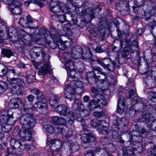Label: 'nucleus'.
<instances>
[{"label": "nucleus", "instance_id": "obj_1", "mask_svg": "<svg viewBox=\"0 0 156 156\" xmlns=\"http://www.w3.org/2000/svg\"><path fill=\"white\" fill-rule=\"evenodd\" d=\"M20 123L22 126L20 137L25 140H30L32 137L31 129L36 124V119L30 114H27L20 119Z\"/></svg>", "mask_w": 156, "mask_h": 156}, {"label": "nucleus", "instance_id": "obj_2", "mask_svg": "<svg viewBox=\"0 0 156 156\" xmlns=\"http://www.w3.org/2000/svg\"><path fill=\"white\" fill-rule=\"evenodd\" d=\"M114 43L119 44V46L121 48L123 47V51L121 52L122 57H126L130 52H133V47L138 48V42L136 39L133 40V42L130 39L122 38L120 41L115 40Z\"/></svg>", "mask_w": 156, "mask_h": 156}, {"label": "nucleus", "instance_id": "obj_3", "mask_svg": "<svg viewBox=\"0 0 156 156\" xmlns=\"http://www.w3.org/2000/svg\"><path fill=\"white\" fill-rule=\"evenodd\" d=\"M9 81L12 85L10 87L11 93L18 95H22L24 92L25 83L22 76L21 78H12Z\"/></svg>", "mask_w": 156, "mask_h": 156}, {"label": "nucleus", "instance_id": "obj_4", "mask_svg": "<svg viewBox=\"0 0 156 156\" xmlns=\"http://www.w3.org/2000/svg\"><path fill=\"white\" fill-rule=\"evenodd\" d=\"M58 33L56 30L55 29H52L50 32L49 31H46L44 33V36L46 40H48L49 39L52 38L54 41H55L56 43L54 42H52L50 44L51 46L53 44H54L53 47L51 46V48L54 49L57 47L61 49L64 50L65 49V47L64 44L62 43L61 42L60 39L58 36Z\"/></svg>", "mask_w": 156, "mask_h": 156}, {"label": "nucleus", "instance_id": "obj_5", "mask_svg": "<svg viewBox=\"0 0 156 156\" xmlns=\"http://www.w3.org/2000/svg\"><path fill=\"white\" fill-rule=\"evenodd\" d=\"M98 89L94 87H91V90L94 97V101L97 103L99 107H102L105 106L107 103L105 98L101 94L103 92L105 88H103L101 87H98Z\"/></svg>", "mask_w": 156, "mask_h": 156}, {"label": "nucleus", "instance_id": "obj_6", "mask_svg": "<svg viewBox=\"0 0 156 156\" xmlns=\"http://www.w3.org/2000/svg\"><path fill=\"white\" fill-rule=\"evenodd\" d=\"M93 70L94 72H96V76L98 79V81H97V83H99L101 85H97L96 89H98V87H102L103 88H105L104 87V85H106L105 83L108 84V86L109 84L108 81V80L107 78L106 74L102 71V69L100 67L94 66L93 67Z\"/></svg>", "mask_w": 156, "mask_h": 156}, {"label": "nucleus", "instance_id": "obj_7", "mask_svg": "<svg viewBox=\"0 0 156 156\" xmlns=\"http://www.w3.org/2000/svg\"><path fill=\"white\" fill-rule=\"evenodd\" d=\"M10 144L12 148L19 151H23L25 149H30L31 147L34 148V145L30 146L29 144H26L25 143L21 140L14 138H12L10 140Z\"/></svg>", "mask_w": 156, "mask_h": 156}, {"label": "nucleus", "instance_id": "obj_8", "mask_svg": "<svg viewBox=\"0 0 156 156\" xmlns=\"http://www.w3.org/2000/svg\"><path fill=\"white\" fill-rule=\"evenodd\" d=\"M96 61L100 65H101L105 69L106 68L112 72L115 69L116 63L113 61L111 62L108 58H98Z\"/></svg>", "mask_w": 156, "mask_h": 156}, {"label": "nucleus", "instance_id": "obj_9", "mask_svg": "<svg viewBox=\"0 0 156 156\" xmlns=\"http://www.w3.org/2000/svg\"><path fill=\"white\" fill-rule=\"evenodd\" d=\"M95 136L91 133H84L81 137L82 146L85 148H87L91 142L96 140Z\"/></svg>", "mask_w": 156, "mask_h": 156}, {"label": "nucleus", "instance_id": "obj_10", "mask_svg": "<svg viewBox=\"0 0 156 156\" xmlns=\"http://www.w3.org/2000/svg\"><path fill=\"white\" fill-rule=\"evenodd\" d=\"M23 1L21 2H17L16 3H13L12 5H8V8L11 13L13 15H20L22 12L21 3Z\"/></svg>", "mask_w": 156, "mask_h": 156}, {"label": "nucleus", "instance_id": "obj_11", "mask_svg": "<svg viewBox=\"0 0 156 156\" xmlns=\"http://www.w3.org/2000/svg\"><path fill=\"white\" fill-rule=\"evenodd\" d=\"M76 13L79 14L80 16H87L90 18V19H92L94 18V9L93 8H89L84 10H80L79 8H76L75 9Z\"/></svg>", "mask_w": 156, "mask_h": 156}, {"label": "nucleus", "instance_id": "obj_12", "mask_svg": "<svg viewBox=\"0 0 156 156\" xmlns=\"http://www.w3.org/2000/svg\"><path fill=\"white\" fill-rule=\"evenodd\" d=\"M74 93L73 88L71 87L69 84L65 85L64 96L66 98L71 101L74 100L76 96Z\"/></svg>", "mask_w": 156, "mask_h": 156}, {"label": "nucleus", "instance_id": "obj_13", "mask_svg": "<svg viewBox=\"0 0 156 156\" xmlns=\"http://www.w3.org/2000/svg\"><path fill=\"white\" fill-rule=\"evenodd\" d=\"M44 61L45 63L40 68L38 72L39 75H40L50 73L51 71L50 63L49 61H47L45 60Z\"/></svg>", "mask_w": 156, "mask_h": 156}, {"label": "nucleus", "instance_id": "obj_14", "mask_svg": "<svg viewBox=\"0 0 156 156\" xmlns=\"http://www.w3.org/2000/svg\"><path fill=\"white\" fill-rule=\"evenodd\" d=\"M12 114L9 115L8 110H3L0 111V122L7 123L11 118H12Z\"/></svg>", "mask_w": 156, "mask_h": 156}, {"label": "nucleus", "instance_id": "obj_15", "mask_svg": "<svg viewBox=\"0 0 156 156\" xmlns=\"http://www.w3.org/2000/svg\"><path fill=\"white\" fill-rule=\"evenodd\" d=\"M34 105V107L36 110L46 114L47 113V109L45 107L47 101L44 103L42 100H40Z\"/></svg>", "mask_w": 156, "mask_h": 156}, {"label": "nucleus", "instance_id": "obj_16", "mask_svg": "<svg viewBox=\"0 0 156 156\" xmlns=\"http://www.w3.org/2000/svg\"><path fill=\"white\" fill-rule=\"evenodd\" d=\"M62 142L58 140H52L48 142L51 150L54 151H58L60 150L62 146Z\"/></svg>", "mask_w": 156, "mask_h": 156}, {"label": "nucleus", "instance_id": "obj_17", "mask_svg": "<svg viewBox=\"0 0 156 156\" xmlns=\"http://www.w3.org/2000/svg\"><path fill=\"white\" fill-rule=\"evenodd\" d=\"M69 107L65 105H58L55 108V111L61 116H66L68 113Z\"/></svg>", "mask_w": 156, "mask_h": 156}, {"label": "nucleus", "instance_id": "obj_18", "mask_svg": "<svg viewBox=\"0 0 156 156\" xmlns=\"http://www.w3.org/2000/svg\"><path fill=\"white\" fill-rule=\"evenodd\" d=\"M109 140L108 136L103 137L102 139V143L103 146L102 148L105 151V153L108 152H111V150L112 147H114L112 144L111 143H108Z\"/></svg>", "mask_w": 156, "mask_h": 156}, {"label": "nucleus", "instance_id": "obj_19", "mask_svg": "<svg viewBox=\"0 0 156 156\" xmlns=\"http://www.w3.org/2000/svg\"><path fill=\"white\" fill-rule=\"evenodd\" d=\"M66 62H69V64L77 72H81L84 69L83 63L81 62L74 63L71 61L68 60Z\"/></svg>", "mask_w": 156, "mask_h": 156}, {"label": "nucleus", "instance_id": "obj_20", "mask_svg": "<svg viewBox=\"0 0 156 156\" xmlns=\"http://www.w3.org/2000/svg\"><path fill=\"white\" fill-rule=\"evenodd\" d=\"M125 106V97L120 96L117 106V112L120 114H122L124 111Z\"/></svg>", "mask_w": 156, "mask_h": 156}, {"label": "nucleus", "instance_id": "obj_21", "mask_svg": "<svg viewBox=\"0 0 156 156\" xmlns=\"http://www.w3.org/2000/svg\"><path fill=\"white\" fill-rule=\"evenodd\" d=\"M73 54L74 55L75 58L76 59H79L81 57L82 59H85V58L81 56L84 51L80 48V47L78 46H75L73 48Z\"/></svg>", "mask_w": 156, "mask_h": 156}, {"label": "nucleus", "instance_id": "obj_22", "mask_svg": "<svg viewBox=\"0 0 156 156\" xmlns=\"http://www.w3.org/2000/svg\"><path fill=\"white\" fill-rule=\"evenodd\" d=\"M30 92L31 94L36 95L37 98L38 100H42L44 103L47 101V100L43 95L42 92L38 88L31 89L30 90Z\"/></svg>", "mask_w": 156, "mask_h": 156}, {"label": "nucleus", "instance_id": "obj_23", "mask_svg": "<svg viewBox=\"0 0 156 156\" xmlns=\"http://www.w3.org/2000/svg\"><path fill=\"white\" fill-rule=\"evenodd\" d=\"M87 80L89 83L91 84H94L96 82V85H98V83H97V80L98 79L96 75V73L93 70L92 71H90L87 73Z\"/></svg>", "mask_w": 156, "mask_h": 156}, {"label": "nucleus", "instance_id": "obj_24", "mask_svg": "<svg viewBox=\"0 0 156 156\" xmlns=\"http://www.w3.org/2000/svg\"><path fill=\"white\" fill-rule=\"evenodd\" d=\"M148 132L146 131L144 128H139L137 126H134V128L132 130L131 134L137 137L140 136L141 133L147 134Z\"/></svg>", "mask_w": 156, "mask_h": 156}, {"label": "nucleus", "instance_id": "obj_25", "mask_svg": "<svg viewBox=\"0 0 156 156\" xmlns=\"http://www.w3.org/2000/svg\"><path fill=\"white\" fill-rule=\"evenodd\" d=\"M57 129L59 132H60L62 136L65 137L68 140H69L68 138L72 136V132L68 131V128L66 126L62 128L58 127H57Z\"/></svg>", "mask_w": 156, "mask_h": 156}, {"label": "nucleus", "instance_id": "obj_26", "mask_svg": "<svg viewBox=\"0 0 156 156\" xmlns=\"http://www.w3.org/2000/svg\"><path fill=\"white\" fill-rule=\"evenodd\" d=\"M8 34L11 37H14V40L17 41L20 40L19 36L16 29L13 27H10L7 30Z\"/></svg>", "mask_w": 156, "mask_h": 156}, {"label": "nucleus", "instance_id": "obj_27", "mask_svg": "<svg viewBox=\"0 0 156 156\" xmlns=\"http://www.w3.org/2000/svg\"><path fill=\"white\" fill-rule=\"evenodd\" d=\"M65 66L66 69L70 78L73 79L75 77H77V74L76 72V70H75V69L74 70H73L72 69L73 68L69 64V62H66Z\"/></svg>", "mask_w": 156, "mask_h": 156}, {"label": "nucleus", "instance_id": "obj_28", "mask_svg": "<svg viewBox=\"0 0 156 156\" xmlns=\"http://www.w3.org/2000/svg\"><path fill=\"white\" fill-rule=\"evenodd\" d=\"M52 119L53 123L56 125L63 126L66 125V123L67 121L66 119L58 116L52 117Z\"/></svg>", "mask_w": 156, "mask_h": 156}, {"label": "nucleus", "instance_id": "obj_29", "mask_svg": "<svg viewBox=\"0 0 156 156\" xmlns=\"http://www.w3.org/2000/svg\"><path fill=\"white\" fill-rule=\"evenodd\" d=\"M36 73L33 69H30L26 72V78L27 81L29 83L33 82L35 79V76Z\"/></svg>", "mask_w": 156, "mask_h": 156}, {"label": "nucleus", "instance_id": "obj_30", "mask_svg": "<svg viewBox=\"0 0 156 156\" xmlns=\"http://www.w3.org/2000/svg\"><path fill=\"white\" fill-rule=\"evenodd\" d=\"M145 65L143 67L139 65L138 69L139 72L142 74H146L149 71V68L148 63L147 62H144Z\"/></svg>", "mask_w": 156, "mask_h": 156}, {"label": "nucleus", "instance_id": "obj_31", "mask_svg": "<svg viewBox=\"0 0 156 156\" xmlns=\"http://www.w3.org/2000/svg\"><path fill=\"white\" fill-rule=\"evenodd\" d=\"M41 53V55L43 57V61L45 60L47 61H49L50 57L48 55H47L44 50V49L41 51H38V52H35V53H34V55L37 57L40 56Z\"/></svg>", "mask_w": 156, "mask_h": 156}, {"label": "nucleus", "instance_id": "obj_32", "mask_svg": "<svg viewBox=\"0 0 156 156\" xmlns=\"http://www.w3.org/2000/svg\"><path fill=\"white\" fill-rule=\"evenodd\" d=\"M51 12L56 14H57L59 13H64L65 12V10L63 9V8L61 7V5H57L55 7L52 8L51 9H50Z\"/></svg>", "mask_w": 156, "mask_h": 156}, {"label": "nucleus", "instance_id": "obj_33", "mask_svg": "<svg viewBox=\"0 0 156 156\" xmlns=\"http://www.w3.org/2000/svg\"><path fill=\"white\" fill-rule=\"evenodd\" d=\"M49 103L51 106H54L55 104L58 102L59 100L58 97L55 95H51L49 98Z\"/></svg>", "mask_w": 156, "mask_h": 156}, {"label": "nucleus", "instance_id": "obj_34", "mask_svg": "<svg viewBox=\"0 0 156 156\" xmlns=\"http://www.w3.org/2000/svg\"><path fill=\"white\" fill-rule=\"evenodd\" d=\"M79 147V145L77 142L72 143L70 144L69 150L71 153H73L78 150Z\"/></svg>", "mask_w": 156, "mask_h": 156}, {"label": "nucleus", "instance_id": "obj_35", "mask_svg": "<svg viewBox=\"0 0 156 156\" xmlns=\"http://www.w3.org/2000/svg\"><path fill=\"white\" fill-rule=\"evenodd\" d=\"M94 99L91 100L89 103L88 107L90 110H93L94 109L97 108L99 106L96 102L94 101V97L93 96Z\"/></svg>", "mask_w": 156, "mask_h": 156}, {"label": "nucleus", "instance_id": "obj_36", "mask_svg": "<svg viewBox=\"0 0 156 156\" xmlns=\"http://www.w3.org/2000/svg\"><path fill=\"white\" fill-rule=\"evenodd\" d=\"M2 53L5 56L8 58H9L11 56L13 55L12 50L4 48L2 49Z\"/></svg>", "mask_w": 156, "mask_h": 156}, {"label": "nucleus", "instance_id": "obj_37", "mask_svg": "<svg viewBox=\"0 0 156 156\" xmlns=\"http://www.w3.org/2000/svg\"><path fill=\"white\" fill-rule=\"evenodd\" d=\"M142 121L146 124H148L151 120L150 115L149 114H145L143 115L141 119Z\"/></svg>", "mask_w": 156, "mask_h": 156}, {"label": "nucleus", "instance_id": "obj_38", "mask_svg": "<svg viewBox=\"0 0 156 156\" xmlns=\"http://www.w3.org/2000/svg\"><path fill=\"white\" fill-rule=\"evenodd\" d=\"M70 86L72 87L73 88H78L82 86V84L81 82L80 81H76L75 80H73L70 83Z\"/></svg>", "mask_w": 156, "mask_h": 156}, {"label": "nucleus", "instance_id": "obj_39", "mask_svg": "<svg viewBox=\"0 0 156 156\" xmlns=\"http://www.w3.org/2000/svg\"><path fill=\"white\" fill-rule=\"evenodd\" d=\"M67 118L68 119V122L70 125H72L74 122V121L75 119V117L73 113L71 111L69 112Z\"/></svg>", "mask_w": 156, "mask_h": 156}, {"label": "nucleus", "instance_id": "obj_40", "mask_svg": "<svg viewBox=\"0 0 156 156\" xmlns=\"http://www.w3.org/2000/svg\"><path fill=\"white\" fill-rule=\"evenodd\" d=\"M71 25L69 23L65 24L63 26V30L66 34L70 35L71 34Z\"/></svg>", "mask_w": 156, "mask_h": 156}, {"label": "nucleus", "instance_id": "obj_41", "mask_svg": "<svg viewBox=\"0 0 156 156\" xmlns=\"http://www.w3.org/2000/svg\"><path fill=\"white\" fill-rule=\"evenodd\" d=\"M30 3L37 4L39 6H41V3L37 0H27L26 1H24V5L27 7L28 6Z\"/></svg>", "mask_w": 156, "mask_h": 156}, {"label": "nucleus", "instance_id": "obj_42", "mask_svg": "<svg viewBox=\"0 0 156 156\" xmlns=\"http://www.w3.org/2000/svg\"><path fill=\"white\" fill-rule=\"evenodd\" d=\"M2 125V131L5 132H9L11 129V126L10 125H8L6 123H1Z\"/></svg>", "mask_w": 156, "mask_h": 156}, {"label": "nucleus", "instance_id": "obj_43", "mask_svg": "<svg viewBox=\"0 0 156 156\" xmlns=\"http://www.w3.org/2000/svg\"><path fill=\"white\" fill-rule=\"evenodd\" d=\"M44 127L46 131L50 134H52L54 132V128L50 125H44Z\"/></svg>", "mask_w": 156, "mask_h": 156}, {"label": "nucleus", "instance_id": "obj_44", "mask_svg": "<svg viewBox=\"0 0 156 156\" xmlns=\"http://www.w3.org/2000/svg\"><path fill=\"white\" fill-rule=\"evenodd\" d=\"M122 156H134V151L132 150L125 149L123 150Z\"/></svg>", "mask_w": 156, "mask_h": 156}, {"label": "nucleus", "instance_id": "obj_45", "mask_svg": "<svg viewBox=\"0 0 156 156\" xmlns=\"http://www.w3.org/2000/svg\"><path fill=\"white\" fill-rule=\"evenodd\" d=\"M109 132L108 126H105L100 128V133L102 134L108 135Z\"/></svg>", "mask_w": 156, "mask_h": 156}, {"label": "nucleus", "instance_id": "obj_46", "mask_svg": "<svg viewBox=\"0 0 156 156\" xmlns=\"http://www.w3.org/2000/svg\"><path fill=\"white\" fill-rule=\"evenodd\" d=\"M9 106L11 109H16L19 108V104L17 102L11 100L9 103Z\"/></svg>", "mask_w": 156, "mask_h": 156}, {"label": "nucleus", "instance_id": "obj_47", "mask_svg": "<svg viewBox=\"0 0 156 156\" xmlns=\"http://www.w3.org/2000/svg\"><path fill=\"white\" fill-rule=\"evenodd\" d=\"M107 50L106 47H104L103 48H102L101 45L99 44L95 48V51L97 53H100L106 51Z\"/></svg>", "mask_w": 156, "mask_h": 156}, {"label": "nucleus", "instance_id": "obj_48", "mask_svg": "<svg viewBox=\"0 0 156 156\" xmlns=\"http://www.w3.org/2000/svg\"><path fill=\"white\" fill-rule=\"evenodd\" d=\"M21 132V130L20 131L19 127L18 126H16L13 130L12 134L15 136H20V133Z\"/></svg>", "mask_w": 156, "mask_h": 156}, {"label": "nucleus", "instance_id": "obj_49", "mask_svg": "<svg viewBox=\"0 0 156 156\" xmlns=\"http://www.w3.org/2000/svg\"><path fill=\"white\" fill-rule=\"evenodd\" d=\"M19 23L23 27H24V26L27 25V21L24 16H22L20 18Z\"/></svg>", "mask_w": 156, "mask_h": 156}, {"label": "nucleus", "instance_id": "obj_50", "mask_svg": "<svg viewBox=\"0 0 156 156\" xmlns=\"http://www.w3.org/2000/svg\"><path fill=\"white\" fill-rule=\"evenodd\" d=\"M74 92H76L79 94H82L84 91V89L83 87H79L78 88H73Z\"/></svg>", "mask_w": 156, "mask_h": 156}, {"label": "nucleus", "instance_id": "obj_51", "mask_svg": "<svg viewBox=\"0 0 156 156\" xmlns=\"http://www.w3.org/2000/svg\"><path fill=\"white\" fill-rule=\"evenodd\" d=\"M151 76L152 77H154L156 80V66H153L151 69Z\"/></svg>", "mask_w": 156, "mask_h": 156}, {"label": "nucleus", "instance_id": "obj_52", "mask_svg": "<svg viewBox=\"0 0 156 156\" xmlns=\"http://www.w3.org/2000/svg\"><path fill=\"white\" fill-rule=\"evenodd\" d=\"M56 17L60 23H64L66 20V17L63 15H57Z\"/></svg>", "mask_w": 156, "mask_h": 156}, {"label": "nucleus", "instance_id": "obj_53", "mask_svg": "<svg viewBox=\"0 0 156 156\" xmlns=\"http://www.w3.org/2000/svg\"><path fill=\"white\" fill-rule=\"evenodd\" d=\"M3 2H4L6 4L9 5H12L13 3L15 2L16 3L17 2H21L22 0H2Z\"/></svg>", "mask_w": 156, "mask_h": 156}, {"label": "nucleus", "instance_id": "obj_54", "mask_svg": "<svg viewBox=\"0 0 156 156\" xmlns=\"http://www.w3.org/2000/svg\"><path fill=\"white\" fill-rule=\"evenodd\" d=\"M84 123H82L81 124L82 126V128L83 129L84 132V133L88 134V133H90V131L87 129V124H85L84 122H83Z\"/></svg>", "mask_w": 156, "mask_h": 156}, {"label": "nucleus", "instance_id": "obj_55", "mask_svg": "<svg viewBox=\"0 0 156 156\" xmlns=\"http://www.w3.org/2000/svg\"><path fill=\"white\" fill-rule=\"evenodd\" d=\"M93 115L97 118H100L103 115V113L101 112H95L93 113Z\"/></svg>", "mask_w": 156, "mask_h": 156}, {"label": "nucleus", "instance_id": "obj_56", "mask_svg": "<svg viewBox=\"0 0 156 156\" xmlns=\"http://www.w3.org/2000/svg\"><path fill=\"white\" fill-rule=\"evenodd\" d=\"M98 121L99 120H92L90 123L91 126L94 127L98 126L99 125V123L98 122Z\"/></svg>", "mask_w": 156, "mask_h": 156}, {"label": "nucleus", "instance_id": "obj_57", "mask_svg": "<svg viewBox=\"0 0 156 156\" xmlns=\"http://www.w3.org/2000/svg\"><path fill=\"white\" fill-rule=\"evenodd\" d=\"M122 122H121V126L122 127H124L126 126L127 124L128 123V120L125 118H122Z\"/></svg>", "mask_w": 156, "mask_h": 156}, {"label": "nucleus", "instance_id": "obj_58", "mask_svg": "<svg viewBox=\"0 0 156 156\" xmlns=\"http://www.w3.org/2000/svg\"><path fill=\"white\" fill-rule=\"evenodd\" d=\"M151 127L152 130L156 132V119L154 120L152 122Z\"/></svg>", "mask_w": 156, "mask_h": 156}, {"label": "nucleus", "instance_id": "obj_59", "mask_svg": "<svg viewBox=\"0 0 156 156\" xmlns=\"http://www.w3.org/2000/svg\"><path fill=\"white\" fill-rule=\"evenodd\" d=\"M23 110L24 111V112L26 113L25 114H24L20 118L22 117L23 115H26L27 114H30V115H31L34 118H35L33 116V115H32L31 114H30V113H28V112H30V111H31V109L30 108H28L27 107H26L25 106H24V107L23 108Z\"/></svg>", "mask_w": 156, "mask_h": 156}, {"label": "nucleus", "instance_id": "obj_60", "mask_svg": "<svg viewBox=\"0 0 156 156\" xmlns=\"http://www.w3.org/2000/svg\"><path fill=\"white\" fill-rule=\"evenodd\" d=\"M8 71H9V69L7 67L5 66V67L2 68L0 74L3 75H5L6 74Z\"/></svg>", "mask_w": 156, "mask_h": 156}, {"label": "nucleus", "instance_id": "obj_61", "mask_svg": "<svg viewBox=\"0 0 156 156\" xmlns=\"http://www.w3.org/2000/svg\"><path fill=\"white\" fill-rule=\"evenodd\" d=\"M122 118H120L119 117H117L116 120L115 121V125L121 126V122H122Z\"/></svg>", "mask_w": 156, "mask_h": 156}, {"label": "nucleus", "instance_id": "obj_62", "mask_svg": "<svg viewBox=\"0 0 156 156\" xmlns=\"http://www.w3.org/2000/svg\"><path fill=\"white\" fill-rule=\"evenodd\" d=\"M34 31L37 32L36 33V35L40 36V32L39 30L37 28H31L30 30V32L33 34L34 33Z\"/></svg>", "mask_w": 156, "mask_h": 156}, {"label": "nucleus", "instance_id": "obj_63", "mask_svg": "<svg viewBox=\"0 0 156 156\" xmlns=\"http://www.w3.org/2000/svg\"><path fill=\"white\" fill-rule=\"evenodd\" d=\"M59 5L58 4V3L56 1H52L50 3V9H51L52 8H53L55 7L58 5Z\"/></svg>", "mask_w": 156, "mask_h": 156}, {"label": "nucleus", "instance_id": "obj_64", "mask_svg": "<svg viewBox=\"0 0 156 156\" xmlns=\"http://www.w3.org/2000/svg\"><path fill=\"white\" fill-rule=\"evenodd\" d=\"M94 152L93 151H88L85 154V156H94Z\"/></svg>", "mask_w": 156, "mask_h": 156}]
</instances>
